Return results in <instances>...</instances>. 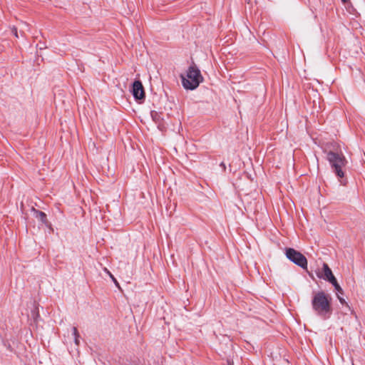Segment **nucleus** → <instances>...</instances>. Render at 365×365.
<instances>
[{"label":"nucleus","instance_id":"f257e3e1","mask_svg":"<svg viewBox=\"0 0 365 365\" xmlns=\"http://www.w3.org/2000/svg\"><path fill=\"white\" fill-rule=\"evenodd\" d=\"M333 298L324 290L313 291L311 306L317 317L323 320L329 319L333 314Z\"/></svg>","mask_w":365,"mask_h":365},{"label":"nucleus","instance_id":"f03ea898","mask_svg":"<svg viewBox=\"0 0 365 365\" xmlns=\"http://www.w3.org/2000/svg\"><path fill=\"white\" fill-rule=\"evenodd\" d=\"M324 152L326 154V159L329 162L332 173L338 178L339 182L341 185H345L347 183V180L345 177V172L343 168H345L348 163L346 157L343 153L333 150Z\"/></svg>","mask_w":365,"mask_h":365},{"label":"nucleus","instance_id":"7ed1b4c3","mask_svg":"<svg viewBox=\"0 0 365 365\" xmlns=\"http://www.w3.org/2000/svg\"><path fill=\"white\" fill-rule=\"evenodd\" d=\"M180 78L182 86L186 91L197 89L204 80L199 67L194 62L187 68L185 74H180Z\"/></svg>","mask_w":365,"mask_h":365},{"label":"nucleus","instance_id":"20e7f679","mask_svg":"<svg viewBox=\"0 0 365 365\" xmlns=\"http://www.w3.org/2000/svg\"><path fill=\"white\" fill-rule=\"evenodd\" d=\"M284 252L286 257L292 263L301 267L303 269H307L308 266V261L307 257L299 251L293 247H284Z\"/></svg>","mask_w":365,"mask_h":365},{"label":"nucleus","instance_id":"39448f33","mask_svg":"<svg viewBox=\"0 0 365 365\" xmlns=\"http://www.w3.org/2000/svg\"><path fill=\"white\" fill-rule=\"evenodd\" d=\"M129 91L137 103L142 104L145 102L146 96L145 91L143 83L140 79H134L130 84Z\"/></svg>","mask_w":365,"mask_h":365},{"label":"nucleus","instance_id":"423d86ee","mask_svg":"<svg viewBox=\"0 0 365 365\" xmlns=\"http://www.w3.org/2000/svg\"><path fill=\"white\" fill-rule=\"evenodd\" d=\"M315 274L319 279H323L331 285L336 284V282H338L336 277L333 274L331 269L326 262H323L321 269H317L315 270Z\"/></svg>","mask_w":365,"mask_h":365},{"label":"nucleus","instance_id":"0eeeda50","mask_svg":"<svg viewBox=\"0 0 365 365\" xmlns=\"http://www.w3.org/2000/svg\"><path fill=\"white\" fill-rule=\"evenodd\" d=\"M334 287V290L336 294V298L338 299L339 303L342 306H345L348 310L351 312V314H354V309L349 306V304L347 303L346 299L344 297V291L339 284V283L337 282L336 284L332 285Z\"/></svg>","mask_w":365,"mask_h":365},{"label":"nucleus","instance_id":"6e6552de","mask_svg":"<svg viewBox=\"0 0 365 365\" xmlns=\"http://www.w3.org/2000/svg\"><path fill=\"white\" fill-rule=\"evenodd\" d=\"M31 212L33 214V216L37 219L41 223V225L46 226L50 230H53L52 224L48 220L47 215L46 212L36 209L34 207H31Z\"/></svg>","mask_w":365,"mask_h":365},{"label":"nucleus","instance_id":"1a4fd4ad","mask_svg":"<svg viewBox=\"0 0 365 365\" xmlns=\"http://www.w3.org/2000/svg\"><path fill=\"white\" fill-rule=\"evenodd\" d=\"M150 115L152 120L158 124H161L164 121V118L163 117L162 113L158 112L156 110H152L150 112Z\"/></svg>","mask_w":365,"mask_h":365},{"label":"nucleus","instance_id":"9d476101","mask_svg":"<svg viewBox=\"0 0 365 365\" xmlns=\"http://www.w3.org/2000/svg\"><path fill=\"white\" fill-rule=\"evenodd\" d=\"M346 6L347 11L351 14L354 15L356 17H358L360 16V14L358 12V11L356 9V8L353 6L352 3L351 2V0L349 2H347L345 4Z\"/></svg>","mask_w":365,"mask_h":365},{"label":"nucleus","instance_id":"9b49d317","mask_svg":"<svg viewBox=\"0 0 365 365\" xmlns=\"http://www.w3.org/2000/svg\"><path fill=\"white\" fill-rule=\"evenodd\" d=\"M72 335L73 336V341L76 345H78L80 344V334L78 333V329L76 327L72 328Z\"/></svg>","mask_w":365,"mask_h":365},{"label":"nucleus","instance_id":"f8f14e48","mask_svg":"<svg viewBox=\"0 0 365 365\" xmlns=\"http://www.w3.org/2000/svg\"><path fill=\"white\" fill-rule=\"evenodd\" d=\"M31 317L35 323H38V321L41 320V317L37 308H35L31 311Z\"/></svg>","mask_w":365,"mask_h":365},{"label":"nucleus","instance_id":"ddd939ff","mask_svg":"<svg viewBox=\"0 0 365 365\" xmlns=\"http://www.w3.org/2000/svg\"><path fill=\"white\" fill-rule=\"evenodd\" d=\"M104 271L106 273L108 274V275L109 276V277L112 280V282L114 283V284L117 287H119V286H120L119 283H118L117 279L114 277V275L107 268H105Z\"/></svg>","mask_w":365,"mask_h":365},{"label":"nucleus","instance_id":"4468645a","mask_svg":"<svg viewBox=\"0 0 365 365\" xmlns=\"http://www.w3.org/2000/svg\"><path fill=\"white\" fill-rule=\"evenodd\" d=\"M11 31L12 35H14L16 38H19L18 29L15 26H13L11 29Z\"/></svg>","mask_w":365,"mask_h":365},{"label":"nucleus","instance_id":"2eb2a0df","mask_svg":"<svg viewBox=\"0 0 365 365\" xmlns=\"http://www.w3.org/2000/svg\"><path fill=\"white\" fill-rule=\"evenodd\" d=\"M36 47L38 50H43L47 48L46 43L42 41H39L38 43L36 45Z\"/></svg>","mask_w":365,"mask_h":365},{"label":"nucleus","instance_id":"dca6fc26","mask_svg":"<svg viewBox=\"0 0 365 365\" xmlns=\"http://www.w3.org/2000/svg\"><path fill=\"white\" fill-rule=\"evenodd\" d=\"M220 167L222 168L223 171H225V170H226V165H225V163L224 162H221L220 163Z\"/></svg>","mask_w":365,"mask_h":365},{"label":"nucleus","instance_id":"f3484780","mask_svg":"<svg viewBox=\"0 0 365 365\" xmlns=\"http://www.w3.org/2000/svg\"><path fill=\"white\" fill-rule=\"evenodd\" d=\"M349 1H350V0H341V1L344 4H346V3H347V2H349Z\"/></svg>","mask_w":365,"mask_h":365},{"label":"nucleus","instance_id":"a211bd4d","mask_svg":"<svg viewBox=\"0 0 365 365\" xmlns=\"http://www.w3.org/2000/svg\"><path fill=\"white\" fill-rule=\"evenodd\" d=\"M227 365H234V364H233L232 361H227Z\"/></svg>","mask_w":365,"mask_h":365}]
</instances>
